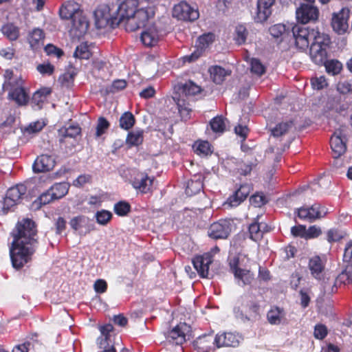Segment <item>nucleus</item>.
Segmentation results:
<instances>
[{
    "label": "nucleus",
    "mask_w": 352,
    "mask_h": 352,
    "mask_svg": "<svg viewBox=\"0 0 352 352\" xmlns=\"http://www.w3.org/2000/svg\"><path fill=\"white\" fill-rule=\"evenodd\" d=\"M251 72L258 76H261L265 73V68L261 61L256 58L251 60Z\"/></svg>",
    "instance_id": "nucleus-55"
},
{
    "label": "nucleus",
    "mask_w": 352,
    "mask_h": 352,
    "mask_svg": "<svg viewBox=\"0 0 352 352\" xmlns=\"http://www.w3.org/2000/svg\"><path fill=\"white\" fill-rule=\"evenodd\" d=\"M194 149L199 155H208L211 153L210 144L208 141H197L194 144Z\"/></svg>",
    "instance_id": "nucleus-45"
},
{
    "label": "nucleus",
    "mask_w": 352,
    "mask_h": 352,
    "mask_svg": "<svg viewBox=\"0 0 352 352\" xmlns=\"http://www.w3.org/2000/svg\"><path fill=\"white\" fill-rule=\"evenodd\" d=\"M237 305L234 308L235 316L243 320H250V317L255 316L258 311V306L254 302L248 301L244 298H241Z\"/></svg>",
    "instance_id": "nucleus-12"
},
{
    "label": "nucleus",
    "mask_w": 352,
    "mask_h": 352,
    "mask_svg": "<svg viewBox=\"0 0 352 352\" xmlns=\"http://www.w3.org/2000/svg\"><path fill=\"white\" fill-rule=\"evenodd\" d=\"M173 16L179 20L193 21L199 18V12L186 1H181L174 6Z\"/></svg>",
    "instance_id": "nucleus-8"
},
{
    "label": "nucleus",
    "mask_w": 352,
    "mask_h": 352,
    "mask_svg": "<svg viewBox=\"0 0 352 352\" xmlns=\"http://www.w3.org/2000/svg\"><path fill=\"white\" fill-rule=\"evenodd\" d=\"M242 258L234 256L229 260L231 272L233 274L236 283L239 286L248 285L254 280V274L250 270L243 268Z\"/></svg>",
    "instance_id": "nucleus-3"
},
{
    "label": "nucleus",
    "mask_w": 352,
    "mask_h": 352,
    "mask_svg": "<svg viewBox=\"0 0 352 352\" xmlns=\"http://www.w3.org/2000/svg\"><path fill=\"white\" fill-rule=\"evenodd\" d=\"M323 64H324L327 73L333 76L339 74L342 68V63L337 60H325Z\"/></svg>",
    "instance_id": "nucleus-44"
},
{
    "label": "nucleus",
    "mask_w": 352,
    "mask_h": 352,
    "mask_svg": "<svg viewBox=\"0 0 352 352\" xmlns=\"http://www.w3.org/2000/svg\"><path fill=\"white\" fill-rule=\"evenodd\" d=\"M51 94V89L48 87L42 88L36 91L32 96V103L41 109L47 96Z\"/></svg>",
    "instance_id": "nucleus-36"
},
{
    "label": "nucleus",
    "mask_w": 352,
    "mask_h": 352,
    "mask_svg": "<svg viewBox=\"0 0 352 352\" xmlns=\"http://www.w3.org/2000/svg\"><path fill=\"white\" fill-rule=\"evenodd\" d=\"M45 126V122L43 120H37L30 123L22 131L25 135H33L41 131Z\"/></svg>",
    "instance_id": "nucleus-42"
},
{
    "label": "nucleus",
    "mask_w": 352,
    "mask_h": 352,
    "mask_svg": "<svg viewBox=\"0 0 352 352\" xmlns=\"http://www.w3.org/2000/svg\"><path fill=\"white\" fill-rule=\"evenodd\" d=\"M328 211L320 204H314L311 207H301L296 210L297 216L302 220L314 221L324 217Z\"/></svg>",
    "instance_id": "nucleus-11"
},
{
    "label": "nucleus",
    "mask_w": 352,
    "mask_h": 352,
    "mask_svg": "<svg viewBox=\"0 0 352 352\" xmlns=\"http://www.w3.org/2000/svg\"><path fill=\"white\" fill-rule=\"evenodd\" d=\"M55 159L53 156L43 154L36 157L32 166L34 173H44L52 170L55 166Z\"/></svg>",
    "instance_id": "nucleus-20"
},
{
    "label": "nucleus",
    "mask_w": 352,
    "mask_h": 352,
    "mask_svg": "<svg viewBox=\"0 0 352 352\" xmlns=\"http://www.w3.org/2000/svg\"><path fill=\"white\" fill-rule=\"evenodd\" d=\"M81 129L78 125H70L58 130L59 142L61 145L66 143V138H76L80 134Z\"/></svg>",
    "instance_id": "nucleus-27"
},
{
    "label": "nucleus",
    "mask_w": 352,
    "mask_h": 352,
    "mask_svg": "<svg viewBox=\"0 0 352 352\" xmlns=\"http://www.w3.org/2000/svg\"><path fill=\"white\" fill-rule=\"evenodd\" d=\"M324 267V263L320 256H314L309 259V269L315 278H320V275L323 271Z\"/></svg>",
    "instance_id": "nucleus-34"
},
{
    "label": "nucleus",
    "mask_w": 352,
    "mask_h": 352,
    "mask_svg": "<svg viewBox=\"0 0 352 352\" xmlns=\"http://www.w3.org/2000/svg\"><path fill=\"white\" fill-rule=\"evenodd\" d=\"M35 223L25 219L19 222L12 232L13 241L10 248L13 267L21 269L32 260L36 250L37 240Z\"/></svg>",
    "instance_id": "nucleus-1"
},
{
    "label": "nucleus",
    "mask_w": 352,
    "mask_h": 352,
    "mask_svg": "<svg viewBox=\"0 0 352 352\" xmlns=\"http://www.w3.org/2000/svg\"><path fill=\"white\" fill-rule=\"evenodd\" d=\"M1 32L10 41H16L20 36V28L13 23H7L2 25Z\"/></svg>",
    "instance_id": "nucleus-30"
},
{
    "label": "nucleus",
    "mask_w": 352,
    "mask_h": 352,
    "mask_svg": "<svg viewBox=\"0 0 352 352\" xmlns=\"http://www.w3.org/2000/svg\"><path fill=\"white\" fill-rule=\"evenodd\" d=\"M143 142V131L135 130L130 132L126 138V143L130 146H138Z\"/></svg>",
    "instance_id": "nucleus-43"
},
{
    "label": "nucleus",
    "mask_w": 352,
    "mask_h": 352,
    "mask_svg": "<svg viewBox=\"0 0 352 352\" xmlns=\"http://www.w3.org/2000/svg\"><path fill=\"white\" fill-rule=\"evenodd\" d=\"M286 314L283 309L274 307L268 311L267 318L271 324L278 325L284 323L286 320Z\"/></svg>",
    "instance_id": "nucleus-28"
},
{
    "label": "nucleus",
    "mask_w": 352,
    "mask_h": 352,
    "mask_svg": "<svg viewBox=\"0 0 352 352\" xmlns=\"http://www.w3.org/2000/svg\"><path fill=\"white\" fill-rule=\"evenodd\" d=\"M322 233L320 227L316 226H310L307 230L306 229V239H312L318 237Z\"/></svg>",
    "instance_id": "nucleus-61"
},
{
    "label": "nucleus",
    "mask_w": 352,
    "mask_h": 352,
    "mask_svg": "<svg viewBox=\"0 0 352 352\" xmlns=\"http://www.w3.org/2000/svg\"><path fill=\"white\" fill-rule=\"evenodd\" d=\"M292 34L296 47L304 50L311 45V42H313L320 32L314 29L296 25L292 28Z\"/></svg>",
    "instance_id": "nucleus-7"
},
{
    "label": "nucleus",
    "mask_w": 352,
    "mask_h": 352,
    "mask_svg": "<svg viewBox=\"0 0 352 352\" xmlns=\"http://www.w3.org/2000/svg\"><path fill=\"white\" fill-rule=\"evenodd\" d=\"M349 10L346 8H342L337 13H333L331 19V26L333 31L338 34L346 33L349 29Z\"/></svg>",
    "instance_id": "nucleus-13"
},
{
    "label": "nucleus",
    "mask_w": 352,
    "mask_h": 352,
    "mask_svg": "<svg viewBox=\"0 0 352 352\" xmlns=\"http://www.w3.org/2000/svg\"><path fill=\"white\" fill-rule=\"evenodd\" d=\"M138 0H118V5L114 7L118 23L126 21L137 10Z\"/></svg>",
    "instance_id": "nucleus-9"
},
{
    "label": "nucleus",
    "mask_w": 352,
    "mask_h": 352,
    "mask_svg": "<svg viewBox=\"0 0 352 352\" xmlns=\"http://www.w3.org/2000/svg\"><path fill=\"white\" fill-rule=\"evenodd\" d=\"M212 263V257L207 253L201 256H197L192 259L195 269L201 278H211L212 274L209 272V266Z\"/></svg>",
    "instance_id": "nucleus-18"
},
{
    "label": "nucleus",
    "mask_w": 352,
    "mask_h": 352,
    "mask_svg": "<svg viewBox=\"0 0 352 352\" xmlns=\"http://www.w3.org/2000/svg\"><path fill=\"white\" fill-rule=\"evenodd\" d=\"M191 328L186 323H180L175 327L167 336V339L176 344H182L190 338Z\"/></svg>",
    "instance_id": "nucleus-16"
},
{
    "label": "nucleus",
    "mask_w": 352,
    "mask_h": 352,
    "mask_svg": "<svg viewBox=\"0 0 352 352\" xmlns=\"http://www.w3.org/2000/svg\"><path fill=\"white\" fill-rule=\"evenodd\" d=\"M153 184V179L146 175H140L135 178L133 182V186L135 189L140 190L142 192L146 193L151 190Z\"/></svg>",
    "instance_id": "nucleus-32"
},
{
    "label": "nucleus",
    "mask_w": 352,
    "mask_h": 352,
    "mask_svg": "<svg viewBox=\"0 0 352 352\" xmlns=\"http://www.w3.org/2000/svg\"><path fill=\"white\" fill-rule=\"evenodd\" d=\"M203 177L194 175L187 183L186 193L189 196L196 195L203 189Z\"/></svg>",
    "instance_id": "nucleus-31"
},
{
    "label": "nucleus",
    "mask_w": 352,
    "mask_h": 352,
    "mask_svg": "<svg viewBox=\"0 0 352 352\" xmlns=\"http://www.w3.org/2000/svg\"><path fill=\"white\" fill-rule=\"evenodd\" d=\"M292 234L295 236H300L306 239V227L299 225L294 226L291 229Z\"/></svg>",
    "instance_id": "nucleus-62"
},
{
    "label": "nucleus",
    "mask_w": 352,
    "mask_h": 352,
    "mask_svg": "<svg viewBox=\"0 0 352 352\" xmlns=\"http://www.w3.org/2000/svg\"><path fill=\"white\" fill-rule=\"evenodd\" d=\"M95 217L99 224L106 225L111 220L112 214L108 210H102L97 212Z\"/></svg>",
    "instance_id": "nucleus-53"
},
{
    "label": "nucleus",
    "mask_w": 352,
    "mask_h": 352,
    "mask_svg": "<svg viewBox=\"0 0 352 352\" xmlns=\"http://www.w3.org/2000/svg\"><path fill=\"white\" fill-rule=\"evenodd\" d=\"M54 200L56 199L52 196L50 190H47L32 202L31 207L33 210H38L42 206L50 204Z\"/></svg>",
    "instance_id": "nucleus-38"
},
{
    "label": "nucleus",
    "mask_w": 352,
    "mask_h": 352,
    "mask_svg": "<svg viewBox=\"0 0 352 352\" xmlns=\"http://www.w3.org/2000/svg\"><path fill=\"white\" fill-rule=\"evenodd\" d=\"M37 70L41 74H47L50 75L53 73L54 70V67L53 65H52L50 63L47 64H41L37 66Z\"/></svg>",
    "instance_id": "nucleus-63"
},
{
    "label": "nucleus",
    "mask_w": 352,
    "mask_h": 352,
    "mask_svg": "<svg viewBox=\"0 0 352 352\" xmlns=\"http://www.w3.org/2000/svg\"><path fill=\"white\" fill-rule=\"evenodd\" d=\"M236 35L234 40L239 45L243 44L247 38L248 32L245 26L239 25L236 27L235 30Z\"/></svg>",
    "instance_id": "nucleus-52"
},
{
    "label": "nucleus",
    "mask_w": 352,
    "mask_h": 352,
    "mask_svg": "<svg viewBox=\"0 0 352 352\" xmlns=\"http://www.w3.org/2000/svg\"><path fill=\"white\" fill-rule=\"evenodd\" d=\"M81 13L79 5L73 0L64 3L59 10L60 17L65 19H72L76 17V15Z\"/></svg>",
    "instance_id": "nucleus-26"
},
{
    "label": "nucleus",
    "mask_w": 352,
    "mask_h": 352,
    "mask_svg": "<svg viewBox=\"0 0 352 352\" xmlns=\"http://www.w3.org/2000/svg\"><path fill=\"white\" fill-rule=\"evenodd\" d=\"M89 223V219L85 216L75 217L71 219L70 226L75 230H80L83 228H86Z\"/></svg>",
    "instance_id": "nucleus-47"
},
{
    "label": "nucleus",
    "mask_w": 352,
    "mask_h": 352,
    "mask_svg": "<svg viewBox=\"0 0 352 352\" xmlns=\"http://www.w3.org/2000/svg\"><path fill=\"white\" fill-rule=\"evenodd\" d=\"M228 120L222 116H217L210 121L212 130L215 133H222L226 129Z\"/></svg>",
    "instance_id": "nucleus-41"
},
{
    "label": "nucleus",
    "mask_w": 352,
    "mask_h": 352,
    "mask_svg": "<svg viewBox=\"0 0 352 352\" xmlns=\"http://www.w3.org/2000/svg\"><path fill=\"white\" fill-rule=\"evenodd\" d=\"M175 90L176 92L174 94L173 99L177 104L182 118L187 120L190 118L192 109L186 98L200 93L201 89L193 82L188 81L175 87Z\"/></svg>",
    "instance_id": "nucleus-2"
},
{
    "label": "nucleus",
    "mask_w": 352,
    "mask_h": 352,
    "mask_svg": "<svg viewBox=\"0 0 352 352\" xmlns=\"http://www.w3.org/2000/svg\"><path fill=\"white\" fill-rule=\"evenodd\" d=\"M311 85L314 89H322L327 86V82L324 76L313 78L311 80Z\"/></svg>",
    "instance_id": "nucleus-56"
},
{
    "label": "nucleus",
    "mask_w": 352,
    "mask_h": 352,
    "mask_svg": "<svg viewBox=\"0 0 352 352\" xmlns=\"http://www.w3.org/2000/svg\"><path fill=\"white\" fill-rule=\"evenodd\" d=\"M214 40V34L211 32L204 34L200 36L196 42V50L190 55L184 56L183 61L184 63H191L197 60L203 54L204 51L208 47Z\"/></svg>",
    "instance_id": "nucleus-10"
},
{
    "label": "nucleus",
    "mask_w": 352,
    "mask_h": 352,
    "mask_svg": "<svg viewBox=\"0 0 352 352\" xmlns=\"http://www.w3.org/2000/svg\"><path fill=\"white\" fill-rule=\"evenodd\" d=\"M241 337L233 333L217 334L214 338V344L218 348L222 346L236 347L240 342Z\"/></svg>",
    "instance_id": "nucleus-24"
},
{
    "label": "nucleus",
    "mask_w": 352,
    "mask_h": 352,
    "mask_svg": "<svg viewBox=\"0 0 352 352\" xmlns=\"http://www.w3.org/2000/svg\"><path fill=\"white\" fill-rule=\"evenodd\" d=\"M144 30L141 34V41L143 44L148 47L155 45L160 41L162 34L155 25L144 27Z\"/></svg>",
    "instance_id": "nucleus-22"
},
{
    "label": "nucleus",
    "mask_w": 352,
    "mask_h": 352,
    "mask_svg": "<svg viewBox=\"0 0 352 352\" xmlns=\"http://www.w3.org/2000/svg\"><path fill=\"white\" fill-rule=\"evenodd\" d=\"M343 259L345 262L352 263V241L345 247Z\"/></svg>",
    "instance_id": "nucleus-64"
},
{
    "label": "nucleus",
    "mask_w": 352,
    "mask_h": 352,
    "mask_svg": "<svg viewBox=\"0 0 352 352\" xmlns=\"http://www.w3.org/2000/svg\"><path fill=\"white\" fill-rule=\"evenodd\" d=\"M336 282L344 285L352 283V266L347 267L336 278Z\"/></svg>",
    "instance_id": "nucleus-50"
},
{
    "label": "nucleus",
    "mask_w": 352,
    "mask_h": 352,
    "mask_svg": "<svg viewBox=\"0 0 352 352\" xmlns=\"http://www.w3.org/2000/svg\"><path fill=\"white\" fill-rule=\"evenodd\" d=\"M250 190L251 188L248 184L241 185L234 194L228 199L225 205H228L230 207L239 206L249 195Z\"/></svg>",
    "instance_id": "nucleus-25"
},
{
    "label": "nucleus",
    "mask_w": 352,
    "mask_h": 352,
    "mask_svg": "<svg viewBox=\"0 0 352 352\" xmlns=\"http://www.w3.org/2000/svg\"><path fill=\"white\" fill-rule=\"evenodd\" d=\"M95 23L98 28L102 29L107 27L113 28L119 25L114 7L110 8L107 5H102L98 7L94 12Z\"/></svg>",
    "instance_id": "nucleus-5"
},
{
    "label": "nucleus",
    "mask_w": 352,
    "mask_h": 352,
    "mask_svg": "<svg viewBox=\"0 0 352 352\" xmlns=\"http://www.w3.org/2000/svg\"><path fill=\"white\" fill-rule=\"evenodd\" d=\"M231 232V224L229 221L220 220L213 223L209 230L208 236L214 239H226Z\"/></svg>",
    "instance_id": "nucleus-17"
},
{
    "label": "nucleus",
    "mask_w": 352,
    "mask_h": 352,
    "mask_svg": "<svg viewBox=\"0 0 352 352\" xmlns=\"http://www.w3.org/2000/svg\"><path fill=\"white\" fill-rule=\"evenodd\" d=\"M52 196L56 199H60L67 195L69 190V184L65 182L57 183L49 189Z\"/></svg>",
    "instance_id": "nucleus-39"
},
{
    "label": "nucleus",
    "mask_w": 352,
    "mask_h": 352,
    "mask_svg": "<svg viewBox=\"0 0 352 352\" xmlns=\"http://www.w3.org/2000/svg\"><path fill=\"white\" fill-rule=\"evenodd\" d=\"M135 124V118L130 112H125L120 118V126L125 130H129Z\"/></svg>",
    "instance_id": "nucleus-46"
},
{
    "label": "nucleus",
    "mask_w": 352,
    "mask_h": 352,
    "mask_svg": "<svg viewBox=\"0 0 352 352\" xmlns=\"http://www.w3.org/2000/svg\"><path fill=\"white\" fill-rule=\"evenodd\" d=\"M72 25L69 30L70 35L74 38L79 39L83 36L87 32L89 23L86 18L82 15H76V17L72 19Z\"/></svg>",
    "instance_id": "nucleus-19"
},
{
    "label": "nucleus",
    "mask_w": 352,
    "mask_h": 352,
    "mask_svg": "<svg viewBox=\"0 0 352 352\" xmlns=\"http://www.w3.org/2000/svg\"><path fill=\"white\" fill-rule=\"evenodd\" d=\"M94 289L96 293H104L107 289V283L103 279H98L94 284Z\"/></svg>",
    "instance_id": "nucleus-60"
},
{
    "label": "nucleus",
    "mask_w": 352,
    "mask_h": 352,
    "mask_svg": "<svg viewBox=\"0 0 352 352\" xmlns=\"http://www.w3.org/2000/svg\"><path fill=\"white\" fill-rule=\"evenodd\" d=\"M267 226L263 223L254 222L251 223L249 227L250 238L255 241L261 239L263 233L267 231V230H265Z\"/></svg>",
    "instance_id": "nucleus-35"
},
{
    "label": "nucleus",
    "mask_w": 352,
    "mask_h": 352,
    "mask_svg": "<svg viewBox=\"0 0 352 352\" xmlns=\"http://www.w3.org/2000/svg\"><path fill=\"white\" fill-rule=\"evenodd\" d=\"M292 122H281L272 129V134L274 137H279L286 133L292 126Z\"/></svg>",
    "instance_id": "nucleus-49"
},
{
    "label": "nucleus",
    "mask_w": 352,
    "mask_h": 352,
    "mask_svg": "<svg viewBox=\"0 0 352 352\" xmlns=\"http://www.w3.org/2000/svg\"><path fill=\"white\" fill-rule=\"evenodd\" d=\"M9 97L14 100L19 105H24L28 101V96L22 87H17L8 94Z\"/></svg>",
    "instance_id": "nucleus-37"
},
{
    "label": "nucleus",
    "mask_w": 352,
    "mask_h": 352,
    "mask_svg": "<svg viewBox=\"0 0 352 352\" xmlns=\"http://www.w3.org/2000/svg\"><path fill=\"white\" fill-rule=\"evenodd\" d=\"M130 209V205L126 201H119L114 206V211L119 216L126 215Z\"/></svg>",
    "instance_id": "nucleus-54"
},
{
    "label": "nucleus",
    "mask_w": 352,
    "mask_h": 352,
    "mask_svg": "<svg viewBox=\"0 0 352 352\" xmlns=\"http://www.w3.org/2000/svg\"><path fill=\"white\" fill-rule=\"evenodd\" d=\"M27 188L23 184H17L9 188L3 202V210L7 211L10 208L19 203L23 196L26 193Z\"/></svg>",
    "instance_id": "nucleus-14"
},
{
    "label": "nucleus",
    "mask_w": 352,
    "mask_h": 352,
    "mask_svg": "<svg viewBox=\"0 0 352 352\" xmlns=\"http://www.w3.org/2000/svg\"><path fill=\"white\" fill-rule=\"evenodd\" d=\"M209 73L212 81L216 84H221L230 72L220 66H212L209 68Z\"/></svg>",
    "instance_id": "nucleus-33"
},
{
    "label": "nucleus",
    "mask_w": 352,
    "mask_h": 352,
    "mask_svg": "<svg viewBox=\"0 0 352 352\" xmlns=\"http://www.w3.org/2000/svg\"><path fill=\"white\" fill-rule=\"evenodd\" d=\"M45 34L40 28L33 29L28 34V41L33 50H37L43 44Z\"/></svg>",
    "instance_id": "nucleus-29"
},
{
    "label": "nucleus",
    "mask_w": 352,
    "mask_h": 352,
    "mask_svg": "<svg viewBox=\"0 0 352 352\" xmlns=\"http://www.w3.org/2000/svg\"><path fill=\"white\" fill-rule=\"evenodd\" d=\"M330 43L328 35L319 34L310 45V57L317 65H322L327 58V48Z\"/></svg>",
    "instance_id": "nucleus-4"
},
{
    "label": "nucleus",
    "mask_w": 352,
    "mask_h": 352,
    "mask_svg": "<svg viewBox=\"0 0 352 352\" xmlns=\"http://www.w3.org/2000/svg\"><path fill=\"white\" fill-rule=\"evenodd\" d=\"M296 19L301 23L315 21L319 16L318 9L309 3H302L296 11Z\"/></svg>",
    "instance_id": "nucleus-15"
},
{
    "label": "nucleus",
    "mask_w": 352,
    "mask_h": 352,
    "mask_svg": "<svg viewBox=\"0 0 352 352\" xmlns=\"http://www.w3.org/2000/svg\"><path fill=\"white\" fill-rule=\"evenodd\" d=\"M91 55V52L87 43L80 44L74 52V56L81 59H88Z\"/></svg>",
    "instance_id": "nucleus-48"
},
{
    "label": "nucleus",
    "mask_w": 352,
    "mask_h": 352,
    "mask_svg": "<svg viewBox=\"0 0 352 352\" xmlns=\"http://www.w3.org/2000/svg\"><path fill=\"white\" fill-rule=\"evenodd\" d=\"M275 0H258L254 21L257 23L265 21L271 15Z\"/></svg>",
    "instance_id": "nucleus-21"
},
{
    "label": "nucleus",
    "mask_w": 352,
    "mask_h": 352,
    "mask_svg": "<svg viewBox=\"0 0 352 352\" xmlns=\"http://www.w3.org/2000/svg\"><path fill=\"white\" fill-rule=\"evenodd\" d=\"M250 201L254 207H261L267 202L265 197L262 193H257L252 196Z\"/></svg>",
    "instance_id": "nucleus-57"
},
{
    "label": "nucleus",
    "mask_w": 352,
    "mask_h": 352,
    "mask_svg": "<svg viewBox=\"0 0 352 352\" xmlns=\"http://www.w3.org/2000/svg\"><path fill=\"white\" fill-rule=\"evenodd\" d=\"M329 184V181L324 177H320L312 182L307 186L300 188L301 192L310 189L313 192H318L320 188H326Z\"/></svg>",
    "instance_id": "nucleus-40"
},
{
    "label": "nucleus",
    "mask_w": 352,
    "mask_h": 352,
    "mask_svg": "<svg viewBox=\"0 0 352 352\" xmlns=\"http://www.w3.org/2000/svg\"><path fill=\"white\" fill-rule=\"evenodd\" d=\"M109 123L104 118H100L96 127V135L100 137L109 128Z\"/></svg>",
    "instance_id": "nucleus-59"
},
{
    "label": "nucleus",
    "mask_w": 352,
    "mask_h": 352,
    "mask_svg": "<svg viewBox=\"0 0 352 352\" xmlns=\"http://www.w3.org/2000/svg\"><path fill=\"white\" fill-rule=\"evenodd\" d=\"M287 30L286 26L281 23L274 25L269 29L270 34L273 37L277 38L284 36L287 34Z\"/></svg>",
    "instance_id": "nucleus-51"
},
{
    "label": "nucleus",
    "mask_w": 352,
    "mask_h": 352,
    "mask_svg": "<svg viewBox=\"0 0 352 352\" xmlns=\"http://www.w3.org/2000/svg\"><path fill=\"white\" fill-rule=\"evenodd\" d=\"M343 137L342 130L339 129L336 131L331 138L330 144L335 158L340 157L346 150Z\"/></svg>",
    "instance_id": "nucleus-23"
},
{
    "label": "nucleus",
    "mask_w": 352,
    "mask_h": 352,
    "mask_svg": "<svg viewBox=\"0 0 352 352\" xmlns=\"http://www.w3.org/2000/svg\"><path fill=\"white\" fill-rule=\"evenodd\" d=\"M154 15L152 8L137 9L134 14L125 22V28L127 31L133 32L138 29L145 27L146 23Z\"/></svg>",
    "instance_id": "nucleus-6"
},
{
    "label": "nucleus",
    "mask_w": 352,
    "mask_h": 352,
    "mask_svg": "<svg viewBox=\"0 0 352 352\" xmlns=\"http://www.w3.org/2000/svg\"><path fill=\"white\" fill-rule=\"evenodd\" d=\"M45 52L47 55L54 56L57 58H60L63 56V52L60 48H58L52 44H48L45 47Z\"/></svg>",
    "instance_id": "nucleus-58"
}]
</instances>
